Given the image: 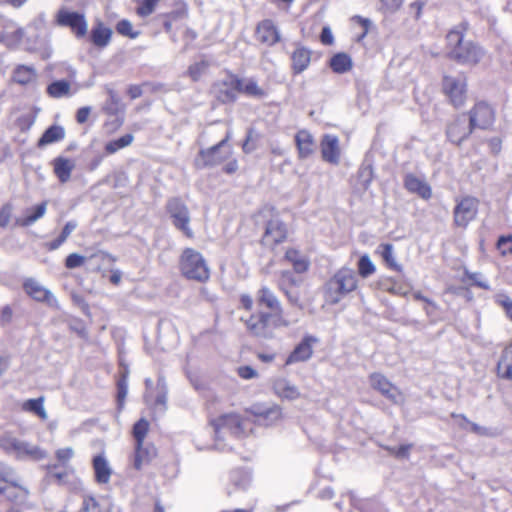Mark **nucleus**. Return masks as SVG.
Listing matches in <instances>:
<instances>
[{"instance_id": "nucleus-1", "label": "nucleus", "mask_w": 512, "mask_h": 512, "mask_svg": "<svg viewBox=\"0 0 512 512\" xmlns=\"http://www.w3.org/2000/svg\"><path fill=\"white\" fill-rule=\"evenodd\" d=\"M29 490L19 484L11 467L0 463V512H23Z\"/></svg>"}, {"instance_id": "nucleus-2", "label": "nucleus", "mask_w": 512, "mask_h": 512, "mask_svg": "<svg viewBox=\"0 0 512 512\" xmlns=\"http://www.w3.org/2000/svg\"><path fill=\"white\" fill-rule=\"evenodd\" d=\"M358 287L356 272L342 267L324 284L322 293L325 304L336 305Z\"/></svg>"}, {"instance_id": "nucleus-3", "label": "nucleus", "mask_w": 512, "mask_h": 512, "mask_svg": "<svg viewBox=\"0 0 512 512\" xmlns=\"http://www.w3.org/2000/svg\"><path fill=\"white\" fill-rule=\"evenodd\" d=\"M180 270L186 278L199 282H205L210 277L209 267L202 254L192 248L183 251Z\"/></svg>"}, {"instance_id": "nucleus-4", "label": "nucleus", "mask_w": 512, "mask_h": 512, "mask_svg": "<svg viewBox=\"0 0 512 512\" xmlns=\"http://www.w3.org/2000/svg\"><path fill=\"white\" fill-rule=\"evenodd\" d=\"M217 438H223L224 432H228L235 438L248 436L246 422L237 413H225L210 420Z\"/></svg>"}, {"instance_id": "nucleus-5", "label": "nucleus", "mask_w": 512, "mask_h": 512, "mask_svg": "<svg viewBox=\"0 0 512 512\" xmlns=\"http://www.w3.org/2000/svg\"><path fill=\"white\" fill-rule=\"evenodd\" d=\"M257 425L272 427L278 425L284 418L283 409L278 404H253L246 410Z\"/></svg>"}, {"instance_id": "nucleus-6", "label": "nucleus", "mask_w": 512, "mask_h": 512, "mask_svg": "<svg viewBox=\"0 0 512 512\" xmlns=\"http://www.w3.org/2000/svg\"><path fill=\"white\" fill-rule=\"evenodd\" d=\"M166 208L175 228L186 237L193 238L194 232L189 226L190 212L188 207L179 198H173L168 201Z\"/></svg>"}, {"instance_id": "nucleus-7", "label": "nucleus", "mask_w": 512, "mask_h": 512, "mask_svg": "<svg viewBox=\"0 0 512 512\" xmlns=\"http://www.w3.org/2000/svg\"><path fill=\"white\" fill-rule=\"evenodd\" d=\"M484 50L472 41H465L460 47L450 50L448 56L464 65H476L484 57Z\"/></svg>"}, {"instance_id": "nucleus-8", "label": "nucleus", "mask_w": 512, "mask_h": 512, "mask_svg": "<svg viewBox=\"0 0 512 512\" xmlns=\"http://www.w3.org/2000/svg\"><path fill=\"white\" fill-rule=\"evenodd\" d=\"M27 295L37 302H44L50 308L59 309L60 305L53 293L34 278H27L23 283Z\"/></svg>"}, {"instance_id": "nucleus-9", "label": "nucleus", "mask_w": 512, "mask_h": 512, "mask_svg": "<svg viewBox=\"0 0 512 512\" xmlns=\"http://www.w3.org/2000/svg\"><path fill=\"white\" fill-rule=\"evenodd\" d=\"M70 457L71 450H58V463L46 465L47 476L55 480L58 484L66 483L69 475L73 472L72 468L68 465Z\"/></svg>"}, {"instance_id": "nucleus-10", "label": "nucleus", "mask_w": 512, "mask_h": 512, "mask_svg": "<svg viewBox=\"0 0 512 512\" xmlns=\"http://www.w3.org/2000/svg\"><path fill=\"white\" fill-rule=\"evenodd\" d=\"M370 385L373 389L379 391L383 396L394 404L404 403L403 393L394 386L384 375L372 373L369 377Z\"/></svg>"}, {"instance_id": "nucleus-11", "label": "nucleus", "mask_w": 512, "mask_h": 512, "mask_svg": "<svg viewBox=\"0 0 512 512\" xmlns=\"http://www.w3.org/2000/svg\"><path fill=\"white\" fill-rule=\"evenodd\" d=\"M466 78L464 76H445L443 89L455 107H460L466 99Z\"/></svg>"}, {"instance_id": "nucleus-12", "label": "nucleus", "mask_w": 512, "mask_h": 512, "mask_svg": "<svg viewBox=\"0 0 512 512\" xmlns=\"http://www.w3.org/2000/svg\"><path fill=\"white\" fill-rule=\"evenodd\" d=\"M495 120L494 110L485 102L477 103L470 111L469 125L472 128L488 129Z\"/></svg>"}, {"instance_id": "nucleus-13", "label": "nucleus", "mask_w": 512, "mask_h": 512, "mask_svg": "<svg viewBox=\"0 0 512 512\" xmlns=\"http://www.w3.org/2000/svg\"><path fill=\"white\" fill-rule=\"evenodd\" d=\"M228 139L229 135L214 147L206 151L202 150L196 159L197 165H216L224 161L231 153L230 149L226 147Z\"/></svg>"}, {"instance_id": "nucleus-14", "label": "nucleus", "mask_w": 512, "mask_h": 512, "mask_svg": "<svg viewBox=\"0 0 512 512\" xmlns=\"http://www.w3.org/2000/svg\"><path fill=\"white\" fill-rule=\"evenodd\" d=\"M478 201L473 197L463 198L455 207L454 220L458 226L465 227L477 214Z\"/></svg>"}, {"instance_id": "nucleus-15", "label": "nucleus", "mask_w": 512, "mask_h": 512, "mask_svg": "<svg viewBox=\"0 0 512 512\" xmlns=\"http://www.w3.org/2000/svg\"><path fill=\"white\" fill-rule=\"evenodd\" d=\"M57 22L61 26L70 27L77 37H83L87 33V22L79 13L60 10L57 14Z\"/></svg>"}, {"instance_id": "nucleus-16", "label": "nucleus", "mask_w": 512, "mask_h": 512, "mask_svg": "<svg viewBox=\"0 0 512 512\" xmlns=\"http://www.w3.org/2000/svg\"><path fill=\"white\" fill-rule=\"evenodd\" d=\"M272 389L281 400L296 401L302 396L300 389L285 377L275 378L272 382Z\"/></svg>"}, {"instance_id": "nucleus-17", "label": "nucleus", "mask_w": 512, "mask_h": 512, "mask_svg": "<svg viewBox=\"0 0 512 512\" xmlns=\"http://www.w3.org/2000/svg\"><path fill=\"white\" fill-rule=\"evenodd\" d=\"M317 341V338L314 336H305L287 357L285 364L292 365L298 362L309 360L313 354V344H315Z\"/></svg>"}, {"instance_id": "nucleus-18", "label": "nucleus", "mask_w": 512, "mask_h": 512, "mask_svg": "<svg viewBox=\"0 0 512 512\" xmlns=\"http://www.w3.org/2000/svg\"><path fill=\"white\" fill-rule=\"evenodd\" d=\"M94 480L99 485H107L113 474V469L103 453L95 455L92 459Z\"/></svg>"}, {"instance_id": "nucleus-19", "label": "nucleus", "mask_w": 512, "mask_h": 512, "mask_svg": "<svg viewBox=\"0 0 512 512\" xmlns=\"http://www.w3.org/2000/svg\"><path fill=\"white\" fill-rule=\"evenodd\" d=\"M472 132V128L467 123V120L464 116L456 118L453 122H451L446 130V134L448 139L454 143L459 145L464 141Z\"/></svg>"}, {"instance_id": "nucleus-20", "label": "nucleus", "mask_w": 512, "mask_h": 512, "mask_svg": "<svg viewBox=\"0 0 512 512\" xmlns=\"http://www.w3.org/2000/svg\"><path fill=\"white\" fill-rule=\"evenodd\" d=\"M287 235L286 227L278 219H272L268 222L263 236V243L268 246H273L282 242Z\"/></svg>"}, {"instance_id": "nucleus-21", "label": "nucleus", "mask_w": 512, "mask_h": 512, "mask_svg": "<svg viewBox=\"0 0 512 512\" xmlns=\"http://www.w3.org/2000/svg\"><path fill=\"white\" fill-rule=\"evenodd\" d=\"M322 158L331 164H338L340 160L339 139L335 135H325L321 141Z\"/></svg>"}, {"instance_id": "nucleus-22", "label": "nucleus", "mask_w": 512, "mask_h": 512, "mask_svg": "<svg viewBox=\"0 0 512 512\" xmlns=\"http://www.w3.org/2000/svg\"><path fill=\"white\" fill-rule=\"evenodd\" d=\"M241 79L229 75L219 85L217 97L222 102H232L236 99L237 93L240 92Z\"/></svg>"}, {"instance_id": "nucleus-23", "label": "nucleus", "mask_w": 512, "mask_h": 512, "mask_svg": "<svg viewBox=\"0 0 512 512\" xmlns=\"http://www.w3.org/2000/svg\"><path fill=\"white\" fill-rule=\"evenodd\" d=\"M256 38L259 42L271 46L280 40V35L271 20H264L257 26Z\"/></svg>"}, {"instance_id": "nucleus-24", "label": "nucleus", "mask_w": 512, "mask_h": 512, "mask_svg": "<svg viewBox=\"0 0 512 512\" xmlns=\"http://www.w3.org/2000/svg\"><path fill=\"white\" fill-rule=\"evenodd\" d=\"M270 320L269 313L253 314L246 320L247 329L256 336L266 337L269 334L268 323Z\"/></svg>"}, {"instance_id": "nucleus-25", "label": "nucleus", "mask_w": 512, "mask_h": 512, "mask_svg": "<svg viewBox=\"0 0 512 512\" xmlns=\"http://www.w3.org/2000/svg\"><path fill=\"white\" fill-rule=\"evenodd\" d=\"M295 142L300 159L311 156L315 150V144L312 135L307 130H300L295 136Z\"/></svg>"}, {"instance_id": "nucleus-26", "label": "nucleus", "mask_w": 512, "mask_h": 512, "mask_svg": "<svg viewBox=\"0 0 512 512\" xmlns=\"http://www.w3.org/2000/svg\"><path fill=\"white\" fill-rule=\"evenodd\" d=\"M75 166V161L69 158L60 156L53 160L54 173L61 183H66L70 180Z\"/></svg>"}, {"instance_id": "nucleus-27", "label": "nucleus", "mask_w": 512, "mask_h": 512, "mask_svg": "<svg viewBox=\"0 0 512 512\" xmlns=\"http://www.w3.org/2000/svg\"><path fill=\"white\" fill-rule=\"evenodd\" d=\"M404 184L410 192L417 193L423 199H429L432 195L430 186L414 175H407Z\"/></svg>"}, {"instance_id": "nucleus-28", "label": "nucleus", "mask_w": 512, "mask_h": 512, "mask_svg": "<svg viewBox=\"0 0 512 512\" xmlns=\"http://www.w3.org/2000/svg\"><path fill=\"white\" fill-rule=\"evenodd\" d=\"M468 29V24L466 22H461L455 25L447 34V53L450 50L456 49L460 47L464 41V35Z\"/></svg>"}, {"instance_id": "nucleus-29", "label": "nucleus", "mask_w": 512, "mask_h": 512, "mask_svg": "<svg viewBox=\"0 0 512 512\" xmlns=\"http://www.w3.org/2000/svg\"><path fill=\"white\" fill-rule=\"evenodd\" d=\"M257 304L265 306L272 312H277L281 309V305L275 294L268 287H262L257 292Z\"/></svg>"}, {"instance_id": "nucleus-30", "label": "nucleus", "mask_w": 512, "mask_h": 512, "mask_svg": "<svg viewBox=\"0 0 512 512\" xmlns=\"http://www.w3.org/2000/svg\"><path fill=\"white\" fill-rule=\"evenodd\" d=\"M251 482V477L248 472L244 470H235L230 474V485L228 488V495H232L237 490H245Z\"/></svg>"}, {"instance_id": "nucleus-31", "label": "nucleus", "mask_w": 512, "mask_h": 512, "mask_svg": "<svg viewBox=\"0 0 512 512\" xmlns=\"http://www.w3.org/2000/svg\"><path fill=\"white\" fill-rule=\"evenodd\" d=\"M47 210V202L44 201L32 209L26 211V216L16 220V224L22 227H28L42 218Z\"/></svg>"}, {"instance_id": "nucleus-32", "label": "nucleus", "mask_w": 512, "mask_h": 512, "mask_svg": "<svg viewBox=\"0 0 512 512\" xmlns=\"http://www.w3.org/2000/svg\"><path fill=\"white\" fill-rule=\"evenodd\" d=\"M497 375L512 381V348H506L497 364Z\"/></svg>"}, {"instance_id": "nucleus-33", "label": "nucleus", "mask_w": 512, "mask_h": 512, "mask_svg": "<svg viewBox=\"0 0 512 512\" xmlns=\"http://www.w3.org/2000/svg\"><path fill=\"white\" fill-rule=\"evenodd\" d=\"M36 77L37 73L33 66L18 65L13 71V80L21 85L34 82Z\"/></svg>"}, {"instance_id": "nucleus-34", "label": "nucleus", "mask_w": 512, "mask_h": 512, "mask_svg": "<svg viewBox=\"0 0 512 512\" xmlns=\"http://www.w3.org/2000/svg\"><path fill=\"white\" fill-rule=\"evenodd\" d=\"M112 36V30L105 27L102 23L97 24L91 31V40L97 47H106Z\"/></svg>"}, {"instance_id": "nucleus-35", "label": "nucleus", "mask_w": 512, "mask_h": 512, "mask_svg": "<svg viewBox=\"0 0 512 512\" xmlns=\"http://www.w3.org/2000/svg\"><path fill=\"white\" fill-rule=\"evenodd\" d=\"M311 59L310 51L300 47L292 54V67L295 73L303 72L309 65Z\"/></svg>"}, {"instance_id": "nucleus-36", "label": "nucleus", "mask_w": 512, "mask_h": 512, "mask_svg": "<svg viewBox=\"0 0 512 512\" xmlns=\"http://www.w3.org/2000/svg\"><path fill=\"white\" fill-rule=\"evenodd\" d=\"M285 258L293 265L297 273H304L309 268V261L298 250L288 249L285 253Z\"/></svg>"}, {"instance_id": "nucleus-37", "label": "nucleus", "mask_w": 512, "mask_h": 512, "mask_svg": "<svg viewBox=\"0 0 512 512\" xmlns=\"http://www.w3.org/2000/svg\"><path fill=\"white\" fill-rule=\"evenodd\" d=\"M26 31L23 28H15L13 30L6 29L0 35V40L8 47H14L23 42Z\"/></svg>"}, {"instance_id": "nucleus-38", "label": "nucleus", "mask_w": 512, "mask_h": 512, "mask_svg": "<svg viewBox=\"0 0 512 512\" xmlns=\"http://www.w3.org/2000/svg\"><path fill=\"white\" fill-rule=\"evenodd\" d=\"M377 252L381 255V257L383 258V260L385 261L389 268L399 272L402 270V266L398 264L396 261L392 244H381L378 247Z\"/></svg>"}, {"instance_id": "nucleus-39", "label": "nucleus", "mask_w": 512, "mask_h": 512, "mask_svg": "<svg viewBox=\"0 0 512 512\" xmlns=\"http://www.w3.org/2000/svg\"><path fill=\"white\" fill-rule=\"evenodd\" d=\"M330 67L336 73H345L352 68V60L345 53H338L330 60Z\"/></svg>"}, {"instance_id": "nucleus-40", "label": "nucleus", "mask_w": 512, "mask_h": 512, "mask_svg": "<svg viewBox=\"0 0 512 512\" xmlns=\"http://www.w3.org/2000/svg\"><path fill=\"white\" fill-rule=\"evenodd\" d=\"M47 93L53 98L70 96L72 94L71 85L66 80L54 81L47 87Z\"/></svg>"}, {"instance_id": "nucleus-41", "label": "nucleus", "mask_w": 512, "mask_h": 512, "mask_svg": "<svg viewBox=\"0 0 512 512\" xmlns=\"http://www.w3.org/2000/svg\"><path fill=\"white\" fill-rule=\"evenodd\" d=\"M65 136V131L61 126L49 127L42 137L39 139L38 145L45 146L62 140Z\"/></svg>"}, {"instance_id": "nucleus-42", "label": "nucleus", "mask_w": 512, "mask_h": 512, "mask_svg": "<svg viewBox=\"0 0 512 512\" xmlns=\"http://www.w3.org/2000/svg\"><path fill=\"white\" fill-rule=\"evenodd\" d=\"M22 410L31 412L39 416L42 420L47 419V413L44 408V398L28 399L22 403Z\"/></svg>"}, {"instance_id": "nucleus-43", "label": "nucleus", "mask_w": 512, "mask_h": 512, "mask_svg": "<svg viewBox=\"0 0 512 512\" xmlns=\"http://www.w3.org/2000/svg\"><path fill=\"white\" fill-rule=\"evenodd\" d=\"M83 512H109V509L104 506L103 501L94 496H86L82 504Z\"/></svg>"}, {"instance_id": "nucleus-44", "label": "nucleus", "mask_w": 512, "mask_h": 512, "mask_svg": "<svg viewBox=\"0 0 512 512\" xmlns=\"http://www.w3.org/2000/svg\"><path fill=\"white\" fill-rule=\"evenodd\" d=\"M133 139L132 134H126L116 140L108 142L105 146V150L108 154H114L118 150L129 146L133 142Z\"/></svg>"}, {"instance_id": "nucleus-45", "label": "nucleus", "mask_w": 512, "mask_h": 512, "mask_svg": "<svg viewBox=\"0 0 512 512\" xmlns=\"http://www.w3.org/2000/svg\"><path fill=\"white\" fill-rule=\"evenodd\" d=\"M149 423L145 419H140L133 427V437L136 441L135 448H142L144 438L148 432Z\"/></svg>"}, {"instance_id": "nucleus-46", "label": "nucleus", "mask_w": 512, "mask_h": 512, "mask_svg": "<svg viewBox=\"0 0 512 512\" xmlns=\"http://www.w3.org/2000/svg\"><path fill=\"white\" fill-rule=\"evenodd\" d=\"M240 92H243L249 96L253 97H263L265 92L262 88H260L256 81L252 79L241 80V88Z\"/></svg>"}, {"instance_id": "nucleus-47", "label": "nucleus", "mask_w": 512, "mask_h": 512, "mask_svg": "<svg viewBox=\"0 0 512 512\" xmlns=\"http://www.w3.org/2000/svg\"><path fill=\"white\" fill-rule=\"evenodd\" d=\"M376 271V267L369 255H362L358 261V273L361 277L367 278Z\"/></svg>"}, {"instance_id": "nucleus-48", "label": "nucleus", "mask_w": 512, "mask_h": 512, "mask_svg": "<svg viewBox=\"0 0 512 512\" xmlns=\"http://www.w3.org/2000/svg\"><path fill=\"white\" fill-rule=\"evenodd\" d=\"M158 395L155 400V407H160L161 410L166 409L167 401V386L163 378H159L157 381Z\"/></svg>"}, {"instance_id": "nucleus-49", "label": "nucleus", "mask_w": 512, "mask_h": 512, "mask_svg": "<svg viewBox=\"0 0 512 512\" xmlns=\"http://www.w3.org/2000/svg\"><path fill=\"white\" fill-rule=\"evenodd\" d=\"M209 64L206 60H201L190 65L188 74L192 80L197 81L207 70Z\"/></svg>"}, {"instance_id": "nucleus-50", "label": "nucleus", "mask_w": 512, "mask_h": 512, "mask_svg": "<svg viewBox=\"0 0 512 512\" xmlns=\"http://www.w3.org/2000/svg\"><path fill=\"white\" fill-rule=\"evenodd\" d=\"M116 31L123 35V36H127V37H130L132 39L136 38L139 33L138 32H135L133 30V26L131 24L130 21L128 20H121L118 22L117 26H116Z\"/></svg>"}, {"instance_id": "nucleus-51", "label": "nucleus", "mask_w": 512, "mask_h": 512, "mask_svg": "<svg viewBox=\"0 0 512 512\" xmlns=\"http://www.w3.org/2000/svg\"><path fill=\"white\" fill-rule=\"evenodd\" d=\"M109 99L103 106V110L110 115H114L118 111L119 98L113 90H108Z\"/></svg>"}, {"instance_id": "nucleus-52", "label": "nucleus", "mask_w": 512, "mask_h": 512, "mask_svg": "<svg viewBox=\"0 0 512 512\" xmlns=\"http://www.w3.org/2000/svg\"><path fill=\"white\" fill-rule=\"evenodd\" d=\"M160 0H143L142 4L137 8V13L141 17H147L155 10L157 3Z\"/></svg>"}, {"instance_id": "nucleus-53", "label": "nucleus", "mask_w": 512, "mask_h": 512, "mask_svg": "<svg viewBox=\"0 0 512 512\" xmlns=\"http://www.w3.org/2000/svg\"><path fill=\"white\" fill-rule=\"evenodd\" d=\"M118 402L119 405L122 406L123 402L128 393V384H127V373L125 372L121 379L118 380Z\"/></svg>"}, {"instance_id": "nucleus-54", "label": "nucleus", "mask_w": 512, "mask_h": 512, "mask_svg": "<svg viewBox=\"0 0 512 512\" xmlns=\"http://www.w3.org/2000/svg\"><path fill=\"white\" fill-rule=\"evenodd\" d=\"M84 262H85L84 256L79 255L77 253H72L67 256L65 265L69 269H74V268L82 266L84 264Z\"/></svg>"}, {"instance_id": "nucleus-55", "label": "nucleus", "mask_w": 512, "mask_h": 512, "mask_svg": "<svg viewBox=\"0 0 512 512\" xmlns=\"http://www.w3.org/2000/svg\"><path fill=\"white\" fill-rule=\"evenodd\" d=\"M463 423H461L462 427L470 430L471 432L477 435H488V429L485 427H481L473 422L468 421L466 418L462 417Z\"/></svg>"}, {"instance_id": "nucleus-56", "label": "nucleus", "mask_w": 512, "mask_h": 512, "mask_svg": "<svg viewBox=\"0 0 512 512\" xmlns=\"http://www.w3.org/2000/svg\"><path fill=\"white\" fill-rule=\"evenodd\" d=\"M497 245L503 255L512 253V236L500 237Z\"/></svg>"}, {"instance_id": "nucleus-57", "label": "nucleus", "mask_w": 512, "mask_h": 512, "mask_svg": "<svg viewBox=\"0 0 512 512\" xmlns=\"http://www.w3.org/2000/svg\"><path fill=\"white\" fill-rule=\"evenodd\" d=\"M13 207L11 204H5L2 206L0 210V227L4 228L8 225L11 215H12Z\"/></svg>"}, {"instance_id": "nucleus-58", "label": "nucleus", "mask_w": 512, "mask_h": 512, "mask_svg": "<svg viewBox=\"0 0 512 512\" xmlns=\"http://www.w3.org/2000/svg\"><path fill=\"white\" fill-rule=\"evenodd\" d=\"M0 448H21V447L18 445V442L12 435L5 433L2 436H0Z\"/></svg>"}, {"instance_id": "nucleus-59", "label": "nucleus", "mask_w": 512, "mask_h": 512, "mask_svg": "<svg viewBox=\"0 0 512 512\" xmlns=\"http://www.w3.org/2000/svg\"><path fill=\"white\" fill-rule=\"evenodd\" d=\"M238 375L245 380L253 379L258 376L257 371L250 366H240L237 369Z\"/></svg>"}, {"instance_id": "nucleus-60", "label": "nucleus", "mask_w": 512, "mask_h": 512, "mask_svg": "<svg viewBox=\"0 0 512 512\" xmlns=\"http://www.w3.org/2000/svg\"><path fill=\"white\" fill-rule=\"evenodd\" d=\"M282 290L286 294L288 301L292 305L302 308V305L300 303V293L297 290L288 289L287 287H284V289Z\"/></svg>"}, {"instance_id": "nucleus-61", "label": "nucleus", "mask_w": 512, "mask_h": 512, "mask_svg": "<svg viewBox=\"0 0 512 512\" xmlns=\"http://www.w3.org/2000/svg\"><path fill=\"white\" fill-rule=\"evenodd\" d=\"M13 311L10 306H4L0 309V323L5 326L12 320Z\"/></svg>"}, {"instance_id": "nucleus-62", "label": "nucleus", "mask_w": 512, "mask_h": 512, "mask_svg": "<svg viewBox=\"0 0 512 512\" xmlns=\"http://www.w3.org/2000/svg\"><path fill=\"white\" fill-rule=\"evenodd\" d=\"M359 176L363 181V186L368 187L372 180V168L370 166H364L359 171Z\"/></svg>"}, {"instance_id": "nucleus-63", "label": "nucleus", "mask_w": 512, "mask_h": 512, "mask_svg": "<svg viewBox=\"0 0 512 512\" xmlns=\"http://www.w3.org/2000/svg\"><path fill=\"white\" fill-rule=\"evenodd\" d=\"M296 285L297 282L294 279L293 275L289 271H283L281 273V280L279 283L280 289H284V287H287V284Z\"/></svg>"}, {"instance_id": "nucleus-64", "label": "nucleus", "mask_w": 512, "mask_h": 512, "mask_svg": "<svg viewBox=\"0 0 512 512\" xmlns=\"http://www.w3.org/2000/svg\"><path fill=\"white\" fill-rule=\"evenodd\" d=\"M320 39L324 45H331L333 43L334 37H333L332 31L329 27H324L322 29Z\"/></svg>"}]
</instances>
